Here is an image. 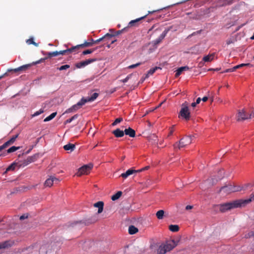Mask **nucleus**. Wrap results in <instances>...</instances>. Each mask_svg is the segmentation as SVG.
I'll return each instance as SVG.
<instances>
[{
	"label": "nucleus",
	"instance_id": "nucleus-1",
	"mask_svg": "<svg viewBox=\"0 0 254 254\" xmlns=\"http://www.w3.org/2000/svg\"><path fill=\"white\" fill-rule=\"evenodd\" d=\"M254 200V195H252L249 199H237L229 202L215 205L213 207L215 209L219 210L221 212L224 213L234 208L245 206Z\"/></svg>",
	"mask_w": 254,
	"mask_h": 254
},
{
	"label": "nucleus",
	"instance_id": "nucleus-2",
	"mask_svg": "<svg viewBox=\"0 0 254 254\" xmlns=\"http://www.w3.org/2000/svg\"><path fill=\"white\" fill-rule=\"evenodd\" d=\"M192 141V137L190 136H186L180 139L179 143L176 142L174 144L175 149L177 148L181 149L190 145Z\"/></svg>",
	"mask_w": 254,
	"mask_h": 254
},
{
	"label": "nucleus",
	"instance_id": "nucleus-3",
	"mask_svg": "<svg viewBox=\"0 0 254 254\" xmlns=\"http://www.w3.org/2000/svg\"><path fill=\"white\" fill-rule=\"evenodd\" d=\"M179 117H181L186 121H189L190 119V114L187 102L182 105V108L180 111Z\"/></svg>",
	"mask_w": 254,
	"mask_h": 254
},
{
	"label": "nucleus",
	"instance_id": "nucleus-4",
	"mask_svg": "<svg viewBox=\"0 0 254 254\" xmlns=\"http://www.w3.org/2000/svg\"><path fill=\"white\" fill-rule=\"evenodd\" d=\"M241 190L240 187L228 185L221 188L220 191L225 193H230L233 192L239 191Z\"/></svg>",
	"mask_w": 254,
	"mask_h": 254
},
{
	"label": "nucleus",
	"instance_id": "nucleus-5",
	"mask_svg": "<svg viewBox=\"0 0 254 254\" xmlns=\"http://www.w3.org/2000/svg\"><path fill=\"white\" fill-rule=\"evenodd\" d=\"M92 168L93 165L91 164L83 165L78 169L76 175L78 177L83 175H87L90 173Z\"/></svg>",
	"mask_w": 254,
	"mask_h": 254
},
{
	"label": "nucleus",
	"instance_id": "nucleus-6",
	"mask_svg": "<svg viewBox=\"0 0 254 254\" xmlns=\"http://www.w3.org/2000/svg\"><path fill=\"white\" fill-rule=\"evenodd\" d=\"M35 248L37 249L38 248V247L36 245H31L28 247L19 248L17 249V251H16V253L17 254H28L29 253H32L34 252V251H33V250H34V249Z\"/></svg>",
	"mask_w": 254,
	"mask_h": 254
},
{
	"label": "nucleus",
	"instance_id": "nucleus-7",
	"mask_svg": "<svg viewBox=\"0 0 254 254\" xmlns=\"http://www.w3.org/2000/svg\"><path fill=\"white\" fill-rule=\"evenodd\" d=\"M85 103H86V101L84 100V98H82L77 104L73 105L70 108L67 109L65 113H69L73 111H76L80 109Z\"/></svg>",
	"mask_w": 254,
	"mask_h": 254
},
{
	"label": "nucleus",
	"instance_id": "nucleus-8",
	"mask_svg": "<svg viewBox=\"0 0 254 254\" xmlns=\"http://www.w3.org/2000/svg\"><path fill=\"white\" fill-rule=\"evenodd\" d=\"M251 114L248 115L246 113L245 111L243 109L238 111L236 119L238 122L243 121L246 119L251 118Z\"/></svg>",
	"mask_w": 254,
	"mask_h": 254
},
{
	"label": "nucleus",
	"instance_id": "nucleus-9",
	"mask_svg": "<svg viewBox=\"0 0 254 254\" xmlns=\"http://www.w3.org/2000/svg\"><path fill=\"white\" fill-rule=\"evenodd\" d=\"M96 59H90L77 63L75 64V65L76 68H81L86 66V65H88L89 64H90L91 63L96 62Z\"/></svg>",
	"mask_w": 254,
	"mask_h": 254
},
{
	"label": "nucleus",
	"instance_id": "nucleus-10",
	"mask_svg": "<svg viewBox=\"0 0 254 254\" xmlns=\"http://www.w3.org/2000/svg\"><path fill=\"white\" fill-rule=\"evenodd\" d=\"M60 180L58 178L54 176H51L46 180L44 185L45 187H51L54 183L58 184Z\"/></svg>",
	"mask_w": 254,
	"mask_h": 254
},
{
	"label": "nucleus",
	"instance_id": "nucleus-11",
	"mask_svg": "<svg viewBox=\"0 0 254 254\" xmlns=\"http://www.w3.org/2000/svg\"><path fill=\"white\" fill-rule=\"evenodd\" d=\"M172 26H170L169 27L165 29V30L163 32V33L160 35V36L154 41V44L155 45H157L161 43V41L165 37L168 32L170 31L172 29Z\"/></svg>",
	"mask_w": 254,
	"mask_h": 254
},
{
	"label": "nucleus",
	"instance_id": "nucleus-12",
	"mask_svg": "<svg viewBox=\"0 0 254 254\" xmlns=\"http://www.w3.org/2000/svg\"><path fill=\"white\" fill-rule=\"evenodd\" d=\"M31 65H32L31 64H27L23 65L21 66H19V67L14 68V69H8L7 71L8 72L13 71L14 72L25 71L27 70L28 69H29L31 67Z\"/></svg>",
	"mask_w": 254,
	"mask_h": 254
},
{
	"label": "nucleus",
	"instance_id": "nucleus-13",
	"mask_svg": "<svg viewBox=\"0 0 254 254\" xmlns=\"http://www.w3.org/2000/svg\"><path fill=\"white\" fill-rule=\"evenodd\" d=\"M147 15L148 14H146L143 16L140 17V18H137L134 20H131L128 23V26L127 27V29H128L129 27L137 26L139 25V22L141 20L144 19L147 16Z\"/></svg>",
	"mask_w": 254,
	"mask_h": 254
},
{
	"label": "nucleus",
	"instance_id": "nucleus-14",
	"mask_svg": "<svg viewBox=\"0 0 254 254\" xmlns=\"http://www.w3.org/2000/svg\"><path fill=\"white\" fill-rule=\"evenodd\" d=\"M33 245H36L38 247V248L37 249L36 248L33 250L34 252H37L39 251V253L40 254H46L47 253V245H42L40 247L38 244H35Z\"/></svg>",
	"mask_w": 254,
	"mask_h": 254
},
{
	"label": "nucleus",
	"instance_id": "nucleus-15",
	"mask_svg": "<svg viewBox=\"0 0 254 254\" xmlns=\"http://www.w3.org/2000/svg\"><path fill=\"white\" fill-rule=\"evenodd\" d=\"M234 0H219L216 3L217 7L225 6L230 5L234 2Z\"/></svg>",
	"mask_w": 254,
	"mask_h": 254
},
{
	"label": "nucleus",
	"instance_id": "nucleus-16",
	"mask_svg": "<svg viewBox=\"0 0 254 254\" xmlns=\"http://www.w3.org/2000/svg\"><path fill=\"white\" fill-rule=\"evenodd\" d=\"M38 157V155L35 154L33 156H29L27 158L23 160L22 164L23 166H26L29 164L35 161Z\"/></svg>",
	"mask_w": 254,
	"mask_h": 254
},
{
	"label": "nucleus",
	"instance_id": "nucleus-17",
	"mask_svg": "<svg viewBox=\"0 0 254 254\" xmlns=\"http://www.w3.org/2000/svg\"><path fill=\"white\" fill-rule=\"evenodd\" d=\"M141 171V170H133L132 169H130L127 170L125 173H122L120 176L123 177L124 179H126L127 177H128L129 176L133 174V173H136V172H140Z\"/></svg>",
	"mask_w": 254,
	"mask_h": 254
},
{
	"label": "nucleus",
	"instance_id": "nucleus-18",
	"mask_svg": "<svg viewBox=\"0 0 254 254\" xmlns=\"http://www.w3.org/2000/svg\"><path fill=\"white\" fill-rule=\"evenodd\" d=\"M93 45H94V43L92 42V41L90 42H85L83 44H80L76 45L75 46H74V49L75 52L78 51L80 48H84L85 47H90L92 46Z\"/></svg>",
	"mask_w": 254,
	"mask_h": 254
},
{
	"label": "nucleus",
	"instance_id": "nucleus-19",
	"mask_svg": "<svg viewBox=\"0 0 254 254\" xmlns=\"http://www.w3.org/2000/svg\"><path fill=\"white\" fill-rule=\"evenodd\" d=\"M14 244L13 242L11 241H6L1 243H0V250L8 248L11 247Z\"/></svg>",
	"mask_w": 254,
	"mask_h": 254
},
{
	"label": "nucleus",
	"instance_id": "nucleus-20",
	"mask_svg": "<svg viewBox=\"0 0 254 254\" xmlns=\"http://www.w3.org/2000/svg\"><path fill=\"white\" fill-rule=\"evenodd\" d=\"M75 52L74 46L70 48L67 49L66 50H62L60 51H57V56H59L60 55H68L70 53Z\"/></svg>",
	"mask_w": 254,
	"mask_h": 254
},
{
	"label": "nucleus",
	"instance_id": "nucleus-21",
	"mask_svg": "<svg viewBox=\"0 0 254 254\" xmlns=\"http://www.w3.org/2000/svg\"><path fill=\"white\" fill-rule=\"evenodd\" d=\"M114 35L113 34H111L107 33L104 36L102 37V38H100L96 40H94L93 39H92V41L93 43H94V44H98L101 41H103L105 39H111L112 37H113Z\"/></svg>",
	"mask_w": 254,
	"mask_h": 254
},
{
	"label": "nucleus",
	"instance_id": "nucleus-22",
	"mask_svg": "<svg viewBox=\"0 0 254 254\" xmlns=\"http://www.w3.org/2000/svg\"><path fill=\"white\" fill-rule=\"evenodd\" d=\"M124 133L125 134L128 135L130 137H134L135 136V130L130 127L128 128L125 129Z\"/></svg>",
	"mask_w": 254,
	"mask_h": 254
},
{
	"label": "nucleus",
	"instance_id": "nucleus-23",
	"mask_svg": "<svg viewBox=\"0 0 254 254\" xmlns=\"http://www.w3.org/2000/svg\"><path fill=\"white\" fill-rule=\"evenodd\" d=\"M18 134H16L12 136L9 140L5 142L2 145L4 146V147L6 148L8 146L12 144L16 140V139L18 137Z\"/></svg>",
	"mask_w": 254,
	"mask_h": 254
},
{
	"label": "nucleus",
	"instance_id": "nucleus-24",
	"mask_svg": "<svg viewBox=\"0 0 254 254\" xmlns=\"http://www.w3.org/2000/svg\"><path fill=\"white\" fill-rule=\"evenodd\" d=\"M112 133L116 137H122L125 134L124 131L121 130L120 128H117L113 130Z\"/></svg>",
	"mask_w": 254,
	"mask_h": 254
},
{
	"label": "nucleus",
	"instance_id": "nucleus-25",
	"mask_svg": "<svg viewBox=\"0 0 254 254\" xmlns=\"http://www.w3.org/2000/svg\"><path fill=\"white\" fill-rule=\"evenodd\" d=\"M93 205L95 207L98 208V213H101L103 211L104 208V202L103 201H98L94 203Z\"/></svg>",
	"mask_w": 254,
	"mask_h": 254
},
{
	"label": "nucleus",
	"instance_id": "nucleus-26",
	"mask_svg": "<svg viewBox=\"0 0 254 254\" xmlns=\"http://www.w3.org/2000/svg\"><path fill=\"white\" fill-rule=\"evenodd\" d=\"M190 69L189 67L188 66H182L179 67L176 71L175 76L176 77H178L182 73L183 71L188 70Z\"/></svg>",
	"mask_w": 254,
	"mask_h": 254
},
{
	"label": "nucleus",
	"instance_id": "nucleus-27",
	"mask_svg": "<svg viewBox=\"0 0 254 254\" xmlns=\"http://www.w3.org/2000/svg\"><path fill=\"white\" fill-rule=\"evenodd\" d=\"M165 248L167 252H169L172 250L175 247V242L172 241L169 243H167L165 244H164Z\"/></svg>",
	"mask_w": 254,
	"mask_h": 254
},
{
	"label": "nucleus",
	"instance_id": "nucleus-28",
	"mask_svg": "<svg viewBox=\"0 0 254 254\" xmlns=\"http://www.w3.org/2000/svg\"><path fill=\"white\" fill-rule=\"evenodd\" d=\"M75 148V145L74 144L68 143L64 146V149L66 151H70V152L73 151Z\"/></svg>",
	"mask_w": 254,
	"mask_h": 254
},
{
	"label": "nucleus",
	"instance_id": "nucleus-29",
	"mask_svg": "<svg viewBox=\"0 0 254 254\" xmlns=\"http://www.w3.org/2000/svg\"><path fill=\"white\" fill-rule=\"evenodd\" d=\"M99 96V94L97 93H94L91 97H88L87 98H84V100L86 101V103L92 102L94 101Z\"/></svg>",
	"mask_w": 254,
	"mask_h": 254
},
{
	"label": "nucleus",
	"instance_id": "nucleus-30",
	"mask_svg": "<svg viewBox=\"0 0 254 254\" xmlns=\"http://www.w3.org/2000/svg\"><path fill=\"white\" fill-rule=\"evenodd\" d=\"M214 56L215 53H212L211 54L208 55L206 56H204L203 58V61H204L205 62H211L213 60Z\"/></svg>",
	"mask_w": 254,
	"mask_h": 254
},
{
	"label": "nucleus",
	"instance_id": "nucleus-31",
	"mask_svg": "<svg viewBox=\"0 0 254 254\" xmlns=\"http://www.w3.org/2000/svg\"><path fill=\"white\" fill-rule=\"evenodd\" d=\"M158 69H161V68L158 66H155V67L151 68L148 70L147 73L145 75V78H148L149 75H152Z\"/></svg>",
	"mask_w": 254,
	"mask_h": 254
},
{
	"label": "nucleus",
	"instance_id": "nucleus-32",
	"mask_svg": "<svg viewBox=\"0 0 254 254\" xmlns=\"http://www.w3.org/2000/svg\"><path fill=\"white\" fill-rule=\"evenodd\" d=\"M138 231V229L133 225L130 226L128 228V233L130 235L136 234Z\"/></svg>",
	"mask_w": 254,
	"mask_h": 254
},
{
	"label": "nucleus",
	"instance_id": "nucleus-33",
	"mask_svg": "<svg viewBox=\"0 0 254 254\" xmlns=\"http://www.w3.org/2000/svg\"><path fill=\"white\" fill-rule=\"evenodd\" d=\"M166 252H167L164 247V244L160 245L157 250V253L158 254H164Z\"/></svg>",
	"mask_w": 254,
	"mask_h": 254
},
{
	"label": "nucleus",
	"instance_id": "nucleus-34",
	"mask_svg": "<svg viewBox=\"0 0 254 254\" xmlns=\"http://www.w3.org/2000/svg\"><path fill=\"white\" fill-rule=\"evenodd\" d=\"M122 194V192L121 191H119L116 193L112 196L111 199L113 201L116 200L121 196Z\"/></svg>",
	"mask_w": 254,
	"mask_h": 254
},
{
	"label": "nucleus",
	"instance_id": "nucleus-35",
	"mask_svg": "<svg viewBox=\"0 0 254 254\" xmlns=\"http://www.w3.org/2000/svg\"><path fill=\"white\" fill-rule=\"evenodd\" d=\"M169 229L172 232H176L179 230V227L177 225H171L169 226Z\"/></svg>",
	"mask_w": 254,
	"mask_h": 254
},
{
	"label": "nucleus",
	"instance_id": "nucleus-36",
	"mask_svg": "<svg viewBox=\"0 0 254 254\" xmlns=\"http://www.w3.org/2000/svg\"><path fill=\"white\" fill-rule=\"evenodd\" d=\"M56 115L57 112L52 113L50 116H48L44 119V122H46L51 121L56 117Z\"/></svg>",
	"mask_w": 254,
	"mask_h": 254
},
{
	"label": "nucleus",
	"instance_id": "nucleus-37",
	"mask_svg": "<svg viewBox=\"0 0 254 254\" xmlns=\"http://www.w3.org/2000/svg\"><path fill=\"white\" fill-rule=\"evenodd\" d=\"M45 55L47 56V59H50L52 57L57 56V51H54V52H48V53L45 54Z\"/></svg>",
	"mask_w": 254,
	"mask_h": 254
},
{
	"label": "nucleus",
	"instance_id": "nucleus-38",
	"mask_svg": "<svg viewBox=\"0 0 254 254\" xmlns=\"http://www.w3.org/2000/svg\"><path fill=\"white\" fill-rule=\"evenodd\" d=\"M164 214V211L163 210H160L158 211L156 213V217L159 219H162L163 218V216Z\"/></svg>",
	"mask_w": 254,
	"mask_h": 254
},
{
	"label": "nucleus",
	"instance_id": "nucleus-39",
	"mask_svg": "<svg viewBox=\"0 0 254 254\" xmlns=\"http://www.w3.org/2000/svg\"><path fill=\"white\" fill-rule=\"evenodd\" d=\"M20 146H18V147H16L14 146H12L7 150V153H10L13 152L18 150L19 149H20Z\"/></svg>",
	"mask_w": 254,
	"mask_h": 254
},
{
	"label": "nucleus",
	"instance_id": "nucleus-40",
	"mask_svg": "<svg viewBox=\"0 0 254 254\" xmlns=\"http://www.w3.org/2000/svg\"><path fill=\"white\" fill-rule=\"evenodd\" d=\"M16 164L15 163H12L11 165H10L6 169L5 172L4 173H6L7 172L11 171V170H14Z\"/></svg>",
	"mask_w": 254,
	"mask_h": 254
},
{
	"label": "nucleus",
	"instance_id": "nucleus-41",
	"mask_svg": "<svg viewBox=\"0 0 254 254\" xmlns=\"http://www.w3.org/2000/svg\"><path fill=\"white\" fill-rule=\"evenodd\" d=\"M26 43L28 44V45H31V44H33L34 45V46H35L36 47H38V45H39V44L38 43H35L34 41V39L33 38H31L29 39H28L27 41H26Z\"/></svg>",
	"mask_w": 254,
	"mask_h": 254
},
{
	"label": "nucleus",
	"instance_id": "nucleus-42",
	"mask_svg": "<svg viewBox=\"0 0 254 254\" xmlns=\"http://www.w3.org/2000/svg\"><path fill=\"white\" fill-rule=\"evenodd\" d=\"M112 37L111 39H105L103 41L106 42L107 44H108L109 42H110V44H108L107 47L109 48L110 47V46L111 44H113L115 41H116V40H112Z\"/></svg>",
	"mask_w": 254,
	"mask_h": 254
},
{
	"label": "nucleus",
	"instance_id": "nucleus-43",
	"mask_svg": "<svg viewBox=\"0 0 254 254\" xmlns=\"http://www.w3.org/2000/svg\"><path fill=\"white\" fill-rule=\"evenodd\" d=\"M78 117V115H75L73 116L71 118L67 119L65 122V124L70 123L73 120L77 119Z\"/></svg>",
	"mask_w": 254,
	"mask_h": 254
},
{
	"label": "nucleus",
	"instance_id": "nucleus-44",
	"mask_svg": "<svg viewBox=\"0 0 254 254\" xmlns=\"http://www.w3.org/2000/svg\"><path fill=\"white\" fill-rule=\"evenodd\" d=\"M122 121H123V118H117L115 120V121L112 123V125L113 126H115L117 125L118 124H119L120 122H121Z\"/></svg>",
	"mask_w": 254,
	"mask_h": 254
},
{
	"label": "nucleus",
	"instance_id": "nucleus-45",
	"mask_svg": "<svg viewBox=\"0 0 254 254\" xmlns=\"http://www.w3.org/2000/svg\"><path fill=\"white\" fill-rule=\"evenodd\" d=\"M224 171L223 169H221L219 170V172H218V179L219 180H221L222 179L223 177H224Z\"/></svg>",
	"mask_w": 254,
	"mask_h": 254
},
{
	"label": "nucleus",
	"instance_id": "nucleus-46",
	"mask_svg": "<svg viewBox=\"0 0 254 254\" xmlns=\"http://www.w3.org/2000/svg\"><path fill=\"white\" fill-rule=\"evenodd\" d=\"M70 67V65L69 64H65L64 65L61 66L60 67H58V69L60 70H66Z\"/></svg>",
	"mask_w": 254,
	"mask_h": 254
},
{
	"label": "nucleus",
	"instance_id": "nucleus-47",
	"mask_svg": "<svg viewBox=\"0 0 254 254\" xmlns=\"http://www.w3.org/2000/svg\"><path fill=\"white\" fill-rule=\"evenodd\" d=\"M44 110L42 109H41L39 111H36L33 115H32V117H34L37 116L41 114L42 113H44Z\"/></svg>",
	"mask_w": 254,
	"mask_h": 254
},
{
	"label": "nucleus",
	"instance_id": "nucleus-48",
	"mask_svg": "<svg viewBox=\"0 0 254 254\" xmlns=\"http://www.w3.org/2000/svg\"><path fill=\"white\" fill-rule=\"evenodd\" d=\"M252 237H254V230L248 233V234H246L245 236L246 238H249Z\"/></svg>",
	"mask_w": 254,
	"mask_h": 254
},
{
	"label": "nucleus",
	"instance_id": "nucleus-49",
	"mask_svg": "<svg viewBox=\"0 0 254 254\" xmlns=\"http://www.w3.org/2000/svg\"><path fill=\"white\" fill-rule=\"evenodd\" d=\"M127 27H125V28H123V29H122V30H118V31H117L116 32V34H115V35H114V36H113V37H114V36H116V35H119V34H121L122 33H123V32H124V31H127Z\"/></svg>",
	"mask_w": 254,
	"mask_h": 254
},
{
	"label": "nucleus",
	"instance_id": "nucleus-50",
	"mask_svg": "<svg viewBox=\"0 0 254 254\" xmlns=\"http://www.w3.org/2000/svg\"><path fill=\"white\" fill-rule=\"evenodd\" d=\"M141 64V63H138L136 64H131L129 66H128V68H135V67H137L138 66L140 65Z\"/></svg>",
	"mask_w": 254,
	"mask_h": 254
},
{
	"label": "nucleus",
	"instance_id": "nucleus-51",
	"mask_svg": "<svg viewBox=\"0 0 254 254\" xmlns=\"http://www.w3.org/2000/svg\"><path fill=\"white\" fill-rule=\"evenodd\" d=\"M93 52V50H86L82 52V55H86L87 54H91Z\"/></svg>",
	"mask_w": 254,
	"mask_h": 254
},
{
	"label": "nucleus",
	"instance_id": "nucleus-52",
	"mask_svg": "<svg viewBox=\"0 0 254 254\" xmlns=\"http://www.w3.org/2000/svg\"><path fill=\"white\" fill-rule=\"evenodd\" d=\"M201 18L200 15L198 14V13H195L193 14V16L192 17V18L193 19H200Z\"/></svg>",
	"mask_w": 254,
	"mask_h": 254
},
{
	"label": "nucleus",
	"instance_id": "nucleus-53",
	"mask_svg": "<svg viewBox=\"0 0 254 254\" xmlns=\"http://www.w3.org/2000/svg\"><path fill=\"white\" fill-rule=\"evenodd\" d=\"M131 74L128 75L125 79L122 80L121 81H122L124 83L127 82L131 77Z\"/></svg>",
	"mask_w": 254,
	"mask_h": 254
},
{
	"label": "nucleus",
	"instance_id": "nucleus-54",
	"mask_svg": "<svg viewBox=\"0 0 254 254\" xmlns=\"http://www.w3.org/2000/svg\"><path fill=\"white\" fill-rule=\"evenodd\" d=\"M238 65H239V68H241L242 67L247 66H252V65L251 64H249V63H248V64H239Z\"/></svg>",
	"mask_w": 254,
	"mask_h": 254
},
{
	"label": "nucleus",
	"instance_id": "nucleus-55",
	"mask_svg": "<svg viewBox=\"0 0 254 254\" xmlns=\"http://www.w3.org/2000/svg\"><path fill=\"white\" fill-rule=\"evenodd\" d=\"M238 65H239V68H241L242 67L247 66H252V65L251 64H249V63H248V64H239Z\"/></svg>",
	"mask_w": 254,
	"mask_h": 254
},
{
	"label": "nucleus",
	"instance_id": "nucleus-56",
	"mask_svg": "<svg viewBox=\"0 0 254 254\" xmlns=\"http://www.w3.org/2000/svg\"><path fill=\"white\" fill-rule=\"evenodd\" d=\"M235 71V70L234 67H232V68H228V69H226L223 72H233V71Z\"/></svg>",
	"mask_w": 254,
	"mask_h": 254
},
{
	"label": "nucleus",
	"instance_id": "nucleus-57",
	"mask_svg": "<svg viewBox=\"0 0 254 254\" xmlns=\"http://www.w3.org/2000/svg\"><path fill=\"white\" fill-rule=\"evenodd\" d=\"M47 57L45 58H42L40 60L37 61L35 64H39L41 62H44L45 60H47Z\"/></svg>",
	"mask_w": 254,
	"mask_h": 254
},
{
	"label": "nucleus",
	"instance_id": "nucleus-58",
	"mask_svg": "<svg viewBox=\"0 0 254 254\" xmlns=\"http://www.w3.org/2000/svg\"><path fill=\"white\" fill-rule=\"evenodd\" d=\"M28 217V215L26 214L22 215L20 217V220H24L25 218H27Z\"/></svg>",
	"mask_w": 254,
	"mask_h": 254
},
{
	"label": "nucleus",
	"instance_id": "nucleus-59",
	"mask_svg": "<svg viewBox=\"0 0 254 254\" xmlns=\"http://www.w3.org/2000/svg\"><path fill=\"white\" fill-rule=\"evenodd\" d=\"M208 99V97L207 96H204L203 97L202 99H201V100L203 101V102H206L207 101Z\"/></svg>",
	"mask_w": 254,
	"mask_h": 254
},
{
	"label": "nucleus",
	"instance_id": "nucleus-60",
	"mask_svg": "<svg viewBox=\"0 0 254 254\" xmlns=\"http://www.w3.org/2000/svg\"><path fill=\"white\" fill-rule=\"evenodd\" d=\"M4 148H5V147H4V146L2 145L1 146H0V156L1 155H2V154L1 153V152L2 151V150L3 149H4Z\"/></svg>",
	"mask_w": 254,
	"mask_h": 254
},
{
	"label": "nucleus",
	"instance_id": "nucleus-61",
	"mask_svg": "<svg viewBox=\"0 0 254 254\" xmlns=\"http://www.w3.org/2000/svg\"><path fill=\"white\" fill-rule=\"evenodd\" d=\"M193 207L191 205H187L186 207V210H190V209H192Z\"/></svg>",
	"mask_w": 254,
	"mask_h": 254
},
{
	"label": "nucleus",
	"instance_id": "nucleus-62",
	"mask_svg": "<svg viewBox=\"0 0 254 254\" xmlns=\"http://www.w3.org/2000/svg\"><path fill=\"white\" fill-rule=\"evenodd\" d=\"M149 168V166H146L143 168H142L141 170V172L142 171H145V170H147L148 169V168Z\"/></svg>",
	"mask_w": 254,
	"mask_h": 254
},
{
	"label": "nucleus",
	"instance_id": "nucleus-63",
	"mask_svg": "<svg viewBox=\"0 0 254 254\" xmlns=\"http://www.w3.org/2000/svg\"><path fill=\"white\" fill-rule=\"evenodd\" d=\"M201 99L200 98V97H198L197 99H196V103L197 104H199L200 103V102L201 101Z\"/></svg>",
	"mask_w": 254,
	"mask_h": 254
},
{
	"label": "nucleus",
	"instance_id": "nucleus-64",
	"mask_svg": "<svg viewBox=\"0 0 254 254\" xmlns=\"http://www.w3.org/2000/svg\"><path fill=\"white\" fill-rule=\"evenodd\" d=\"M196 103L195 102H194V103H192L191 104V106L192 107H195L196 105Z\"/></svg>",
	"mask_w": 254,
	"mask_h": 254
}]
</instances>
